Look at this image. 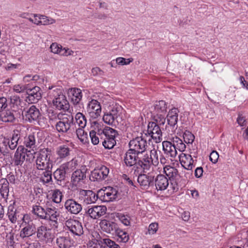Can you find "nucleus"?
Returning a JSON list of instances; mask_svg holds the SVG:
<instances>
[{
	"label": "nucleus",
	"mask_w": 248,
	"mask_h": 248,
	"mask_svg": "<svg viewBox=\"0 0 248 248\" xmlns=\"http://www.w3.org/2000/svg\"><path fill=\"white\" fill-rule=\"evenodd\" d=\"M51 155V150L47 148L40 150L37 154L35 164L39 172L53 167V162L50 159Z\"/></svg>",
	"instance_id": "f257e3e1"
},
{
	"label": "nucleus",
	"mask_w": 248,
	"mask_h": 248,
	"mask_svg": "<svg viewBox=\"0 0 248 248\" xmlns=\"http://www.w3.org/2000/svg\"><path fill=\"white\" fill-rule=\"evenodd\" d=\"M50 95L54 97L53 105L59 110H68L69 108V104L65 96L62 93V90L56 88L49 92Z\"/></svg>",
	"instance_id": "f03ea898"
},
{
	"label": "nucleus",
	"mask_w": 248,
	"mask_h": 248,
	"mask_svg": "<svg viewBox=\"0 0 248 248\" xmlns=\"http://www.w3.org/2000/svg\"><path fill=\"white\" fill-rule=\"evenodd\" d=\"M59 121L55 124L56 130L59 132L66 133L70 129L73 124L74 117L72 115L68 114H59L58 116Z\"/></svg>",
	"instance_id": "7ed1b4c3"
},
{
	"label": "nucleus",
	"mask_w": 248,
	"mask_h": 248,
	"mask_svg": "<svg viewBox=\"0 0 248 248\" xmlns=\"http://www.w3.org/2000/svg\"><path fill=\"white\" fill-rule=\"evenodd\" d=\"M118 134L115 129L105 126L102 134V145L106 149H111L116 144L115 137Z\"/></svg>",
	"instance_id": "20e7f679"
},
{
	"label": "nucleus",
	"mask_w": 248,
	"mask_h": 248,
	"mask_svg": "<svg viewBox=\"0 0 248 248\" xmlns=\"http://www.w3.org/2000/svg\"><path fill=\"white\" fill-rule=\"evenodd\" d=\"M147 136V134H145L144 136L137 137L131 140L129 143L130 149L139 154L144 152L148 146L146 139Z\"/></svg>",
	"instance_id": "39448f33"
},
{
	"label": "nucleus",
	"mask_w": 248,
	"mask_h": 248,
	"mask_svg": "<svg viewBox=\"0 0 248 248\" xmlns=\"http://www.w3.org/2000/svg\"><path fill=\"white\" fill-rule=\"evenodd\" d=\"M98 197L102 201L109 202L118 198V190L112 187L108 186L99 190Z\"/></svg>",
	"instance_id": "423d86ee"
},
{
	"label": "nucleus",
	"mask_w": 248,
	"mask_h": 248,
	"mask_svg": "<svg viewBox=\"0 0 248 248\" xmlns=\"http://www.w3.org/2000/svg\"><path fill=\"white\" fill-rule=\"evenodd\" d=\"M147 134L156 143L162 140V133L159 126L155 122H149L147 126Z\"/></svg>",
	"instance_id": "0eeeda50"
},
{
	"label": "nucleus",
	"mask_w": 248,
	"mask_h": 248,
	"mask_svg": "<svg viewBox=\"0 0 248 248\" xmlns=\"http://www.w3.org/2000/svg\"><path fill=\"white\" fill-rule=\"evenodd\" d=\"M23 119L30 123L37 122L41 117L39 109L34 105H31L29 108L22 111Z\"/></svg>",
	"instance_id": "6e6552de"
},
{
	"label": "nucleus",
	"mask_w": 248,
	"mask_h": 248,
	"mask_svg": "<svg viewBox=\"0 0 248 248\" xmlns=\"http://www.w3.org/2000/svg\"><path fill=\"white\" fill-rule=\"evenodd\" d=\"M78 199L86 204L94 203L98 198V193L96 194L92 190L80 189L78 193Z\"/></svg>",
	"instance_id": "1a4fd4ad"
},
{
	"label": "nucleus",
	"mask_w": 248,
	"mask_h": 248,
	"mask_svg": "<svg viewBox=\"0 0 248 248\" xmlns=\"http://www.w3.org/2000/svg\"><path fill=\"white\" fill-rule=\"evenodd\" d=\"M137 181L143 189H147L154 184V176L148 173V174H141L138 177Z\"/></svg>",
	"instance_id": "9d476101"
},
{
	"label": "nucleus",
	"mask_w": 248,
	"mask_h": 248,
	"mask_svg": "<svg viewBox=\"0 0 248 248\" xmlns=\"http://www.w3.org/2000/svg\"><path fill=\"white\" fill-rule=\"evenodd\" d=\"M65 209L71 214L77 215L80 212L82 209V206L73 199H67L64 203Z\"/></svg>",
	"instance_id": "9b49d317"
},
{
	"label": "nucleus",
	"mask_w": 248,
	"mask_h": 248,
	"mask_svg": "<svg viewBox=\"0 0 248 248\" xmlns=\"http://www.w3.org/2000/svg\"><path fill=\"white\" fill-rule=\"evenodd\" d=\"M107 211L105 206H93L86 210L85 214L93 219H97L104 215Z\"/></svg>",
	"instance_id": "f8f14e48"
},
{
	"label": "nucleus",
	"mask_w": 248,
	"mask_h": 248,
	"mask_svg": "<svg viewBox=\"0 0 248 248\" xmlns=\"http://www.w3.org/2000/svg\"><path fill=\"white\" fill-rule=\"evenodd\" d=\"M65 224L73 234L79 236L83 233L82 226L78 220L70 219L66 221Z\"/></svg>",
	"instance_id": "ddd939ff"
},
{
	"label": "nucleus",
	"mask_w": 248,
	"mask_h": 248,
	"mask_svg": "<svg viewBox=\"0 0 248 248\" xmlns=\"http://www.w3.org/2000/svg\"><path fill=\"white\" fill-rule=\"evenodd\" d=\"M109 173V169L102 166L99 169H95L91 173L90 179L92 181H100L105 179Z\"/></svg>",
	"instance_id": "4468645a"
},
{
	"label": "nucleus",
	"mask_w": 248,
	"mask_h": 248,
	"mask_svg": "<svg viewBox=\"0 0 248 248\" xmlns=\"http://www.w3.org/2000/svg\"><path fill=\"white\" fill-rule=\"evenodd\" d=\"M87 111L92 117H98L101 111L100 103L96 100H92L88 104Z\"/></svg>",
	"instance_id": "2eb2a0df"
},
{
	"label": "nucleus",
	"mask_w": 248,
	"mask_h": 248,
	"mask_svg": "<svg viewBox=\"0 0 248 248\" xmlns=\"http://www.w3.org/2000/svg\"><path fill=\"white\" fill-rule=\"evenodd\" d=\"M87 170V169L84 166L73 172L71 179L75 185L84 182L86 178Z\"/></svg>",
	"instance_id": "dca6fc26"
},
{
	"label": "nucleus",
	"mask_w": 248,
	"mask_h": 248,
	"mask_svg": "<svg viewBox=\"0 0 248 248\" xmlns=\"http://www.w3.org/2000/svg\"><path fill=\"white\" fill-rule=\"evenodd\" d=\"M27 151L28 149L22 146L18 147L14 158L15 165L21 166L23 164L26 159Z\"/></svg>",
	"instance_id": "f3484780"
},
{
	"label": "nucleus",
	"mask_w": 248,
	"mask_h": 248,
	"mask_svg": "<svg viewBox=\"0 0 248 248\" xmlns=\"http://www.w3.org/2000/svg\"><path fill=\"white\" fill-rule=\"evenodd\" d=\"M100 226L104 232L108 233L113 234L118 228L117 224L107 219L101 221Z\"/></svg>",
	"instance_id": "a211bd4d"
},
{
	"label": "nucleus",
	"mask_w": 248,
	"mask_h": 248,
	"mask_svg": "<svg viewBox=\"0 0 248 248\" xmlns=\"http://www.w3.org/2000/svg\"><path fill=\"white\" fill-rule=\"evenodd\" d=\"M24 223V227L20 232V236L22 238L32 236L36 232L35 226L32 221Z\"/></svg>",
	"instance_id": "6ab92c4d"
},
{
	"label": "nucleus",
	"mask_w": 248,
	"mask_h": 248,
	"mask_svg": "<svg viewBox=\"0 0 248 248\" xmlns=\"http://www.w3.org/2000/svg\"><path fill=\"white\" fill-rule=\"evenodd\" d=\"M179 157L180 163L183 168L187 170H192L194 160L191 155L181 153Z\"/></svg>",
	"instance_id": "aec40b11"
},
{
	"label": "nucleus",
	"mask_w": 248,
	"mask_h": 248,
	"mask_svg": "<svg viewBox=\"0 0 248 248\" xmlns=\"http://www.w3.org/2000/svg\"><path fill=\"white\" fill-rule=\"evenodd\" d=\"M46 215L44 216L45 219L49 220L53 223V226L57 224L58 218L60 215V212L55 208H47L46 209Z\"/></svg>",
	"instance_id": "412c9836"
},
{
	"label": "nucleus",
	"mask_w": 248,
	"mask_h": 248,
	"mask_svg": "<svg viewBox=\"0 0 248 248\" xmlns=\"http://www.w3.org/2000/svg\"><path fill=\"white\" fill-rule=\"evenodd\" d=\"M27 93L28 94L27 98L31 103L37 102L42 98L41 89L38 86L28 90Z\"/></svg>",
	"instance_id": "4be33fe9"
},
{
	"label": "nucleus",
	"mask_w": 248,
	"mask_h": 248,
	"mask_svg": "<svg viewBox=\"0 0 248 248\" xmlns=\"http://www.w3.org/2000/svg\"><path fill=\"white\" fill-rule=\"evenodd\" d=\"M163 151L164 153L168 156L171 158H174L177 154V150H176L175 146L172 145L170 141H164L162 142Z\"/></svg>",
	"instance_id": "5701e85b"
},
{
	"label": "nucleus",
	"mask_w": 248,
	"mask_h": 248,
	"mask_svg": "<svg viewBox=\"0 0 248 248\" xmlns=\"http://www.w3.org/2000/svg\"><path fill=\"white\" fill-rule=\"evenodd\" d=\"M139 154L129 149L125 154L124 162L125 165L128 167H131L138 164L137 156Z\"/></svg>",
	"instance_id": "b1692460"
},
{
	"label": "nucleus",
	"mask_w": 248,
	"mask_h": 248,
	"mask_svg": "<svg viewBox=\"0 0 248 248\" xmlns=\"http://www.w3.org/2000/svg\"><path fill=\"white\" fill-rule=\"evenodd\" d=\"M179 110L176 108H172L169 111L167 116L168 124L170 126L174 127L176 125L178 122Z\"/></svg>",
	"instance_id": "393cba45"
},
{
	"label": "nucleus",
	"mask_w": 248,
	"mask_h": 248,
	"mask_svg": "<svg viewBox=\"0 0 248 248\" xmlns=\"http://www.w3.org/2000/svg\"><path fill=\"white\" fill-rule=\"evenodd\" d=\"M155 186L157 190H164L169 186V181L164 175H158L155 180Z\"/></svg>",
	"instance_id": "a878e982"
},
{
	"label": "nucleus",
	"mask_w": 248,
	"mask_h": 248,
	"mask_svg": "<svg viewBox=\"0 0 248 248\" xmlns=\"http://www.w3.org/2000/svg\"><path fill=\"white\" fill-rule=\"evenodd\" d=\"M56 243L60 248H69L73 245V241L67 235L59 236L56 240Z\"/></svg>",
	"instance_id": "bb28decb"
},
{
	"label": "nucleus",
	"mask_w": 248,
	"mask_h": 248,
	"mask_svg": "<svg viewBox=\"0 0 248 248\" xmlns=\"http://www.w3.org/2000/svg\"><path fill=\"white\" fill-rule=\"evenodd\" d=\"M138 165L141 167L144 172L150 170L152 167V161L150 160L149 155L145 154L141 159L138 161Z\"/></svg>",
	"instance_id": "cd10ccee"
},
{
	"label": "nucleus",
	"mask_w": 248,
	"mask_h": 248,
	"mask_svg": "<svg viewBox=\"0 0 248 248\" xmlns=\"http://www.w3.org/2000/svg\"><path fill=\"white\" fill-rule=\"evenodd\" d=\"M18 140L19 137L17 135L13 136L10 140L0 137V141L1 142V143L5 146L8 145L11 150H14L16 147Z\"/></svg>",
	"instance_id": "c85d7f7f"
},
{
	"label": "nucleus",
	"mask_w": 248,
	"mask_h": 248,
	"mask_svg": "<svg viewBox=\"0 0 248 248\" xmlns=\"http://www.w3.org/2000/svg\"><path fill=\"white\" fill-rule=\"evenodd\" d=\"M13 110L7 109L2 111L0 115V120L5 123L14 122L16 119L15 113Z\"/></svg>",
	"instance_id": "c756f323"
},
{
	"label": "nucleus",
	"mask_w": 248,
	"mask_h": 248,
	"mask_svg": "<svg viewBox=\"0 0 248 248\" xmlns=\"http://www.w3.org/2000/svg\"><path fill=\"white\" fill-rule=\"evenodd\" d=\"M74 104H78L82 98V92L79 89L72 88L68 92Z\"/></svg>",
	"instance_id": "7c9ffc66"
},
{
	"label": "nucleus",
	"mask_w": 248,
	"mask_h": 248,
	"mask_svg": "<svg viewBox=\"0 0 248 248\" xmlns=\"http://www.w3.org/2000/svg\"><path fill=\"white\" fill-rule=\"evenodd\" d=\"M37 237L40 240H46L50 238V233L49 230L47 229L46 226H41L39 227L37 230Z\"/></svg>",
	"instance_id": "2f4dec72"
},
{
	"label": "nucleus",
	"mask_w": 248,
	"mask_h": 248,
	"mask_svg": "<svg viewBox=\"0 0 248 248\" xmlns=\"http://www.w3.org/2000/svg\"><path fill=\"white\" fill-rule=\"evenodd\" d=\"M7 216L12 223H16L19 217V212L15 208L13 205L11 204L8 208Z\"/></svg>",
	"instance_id": "473e14b6"
},
{
	"label": "nucleus",
	"mask_w": 248,
	"mask_h": 248,
	"mask_svg": "<svg viewBox=\"0 0 248 248\" xmlns=\"http://www.w3.org/2000/svg\"><path fill=\"white\" fill-rule=\"evenodd\" d=\"M52 168H50L49 169L40 171L42 173L40 180L43 184H49L52 182Z\"/></svg>",
	"instance_id": "72a5a7b5"
},
{
	"label": "nucleus",
	"mask_w": 248,
	"mask_h": 248,
	"mask_svg": "<svg viewBox=\"0 0 248 248\" xmlns=\"http://www.w3.org/2000/svg\"><path fill=\"white\" fill-rule=\"evenodd\" d=\"M164 172L170 179H176L179 176L178 170L170 166L167 165L164 167Z\"/></svg>",
	"instance_id": "f704fd0d"
},
{
	"label": "nucleus",
	"mask_w": 248,
	"mask_h": 248,
	"mask_svg": "<svg viewBox=\"0 0 248 248\" xmlns=\"http://www.w3.org/2000/svg\"><path fill=\"white\" fill-rule=\"evenodd\" d=\"M167 104L163 100L158 102L154 106V114H166Z\"/></svg>",
	"instance_id": "c9c22d12"
},
{
	"label": "nucleus",
	"mask_w": 248,
	"mask_h": 248,
	"mask_svg": "<svg viewBox=\"0 0 248 248\" xmlns=\"http://www.w3.org/2000/svg\"><path fill=\"white\" fill-rule=\"evenodd\" d=\"M66 171L65 167L61 166L57 169L53 173L55 179L58 181L61 182L65 179Z\"/></svg>",
	"instance_id": "e433bc0d"
},
{
	"label": "nucleus",
	"mask_w": 248,
	"mask_h": 248,
	"mask_svg": "<svg viewBox=\"0 0 248 248\" xmlns=\"http://www.w3.org/2000/svg\"><path fill=\"white\" fill-rule=\"evenodd\" d=\"M33 16L34 17H38L39 19L41 20V25H48L54 24L56 22L55 19L51 17H48L44 15L33 14Z\"/></svg>",
	"instance_id": "4c0bfd02"
},
{
	"label": "nucleus",
	"mask_w": 248,
	"mask_h": 248,
	"mask_svg": "<svg viewBox=\"0 0 248 248\" xmlns=\"http://www.w3.org/2000/svg\"><path fill=\"white\" fill-rule=\"evenodd\" d=\"M76 134L78 139L83 144H86L89 142L87 133L85 132L83 128H78L76 130Z\"/></svg>",
	"instance_id": "58836bf2"
},
{
	"label": "nucleus",
	"mask_w": 248,
	"mask_h": 248,
	"mask_svg": "<svg viewBox=\"0 0 248 248\" xmlns=\"http://www.w3.org/2000/svg\"><path fill=\"white\" fill-rule=\"evenodd\" d=\"M10 106L12 109L15 112H16L17 110L19 109L21 104V100L19 96L14 95L10 98Z\"/></svg>",
	"instance_id": "ea45409f"
},
{
	"label": "nucleus",
	"mask_w": 248,
	"mask_h": 248,
	"mask_svg": "<svg viewBox=\"0 0 248 248\" xmlns=\"http://www.w3.org/2000/svg\"><path fill=\"white\" fill-rule=\"evenodd\" d=\"M76 123L79 126V128H84L86 125L87 120L85 116L81 113L78 112L75 116Z\"/></svg>",
	"instance_id": "a19ab883"
},
{
	"label": "nucleus",
	"mask_w": 248,
	"mask_h": 248,
	"mask_svg": "<svg viewBox=\"0 0 248 248\" xmlns=\"http://www.w3.org/2000/svg\"><path fill=\"white\" fill-rule=\"evenodd\" d=\"M32 212L41 219H45L46 209L39 205H34L32 207Z\"/></svg>",
	"instance_id": "79ce46f5"
},
{
	"label": "nucleus",
	"mask_w": 248,
	"mask_h": 248,
	"mask_svg": "<svg viewBox=\"0 0 248 248\" xmlns=\"http://www.w3.org/2000/svg\"><path fill=\"white\" fill-rule=\"evenodd\" d=\"M69 148L65 146L59 147L57 150V154L60 158H63L70 154Z\"/></svg>",
	"instance_id": "37998d69"
},
{
	"label": "nucleus",
	"mask_w": 248,
	"mask_h": 248,
	"mask_svg": "<svg viewBox=\"0 0 248 248\" xmlns=\"http://www.w3.org/2000/svg\"><path fill=\"white\" fill-rule=\"evenodd\" d=\"M6 246L8 248H15L14 233L10 232L6 235Z\"/></svg>",
	"instance_id": "c03bdc74"
},
{
	"label": "nucleus",
	"mask_w": 248,
	"mask_h": 248,
	"mask_svg": "<svg viewBox=\"0 0 248 248\" xmlns=\"http://www.w3.org/2000/svg\"><path fill=\"white\" fill-rule=\"evenodd\" d=\"M115 233L119 237L118 239L122 242L126 243L129 240V236L127 233L119 229V228H118Z\"/></svg>",
	"instance_id": "a18cd8bd"
},
{
	"label": "nucleus",
	"mask_w": 248,
	"mask_h": 248,
	"mask_svg": "<svg viewBox=\"0 0 248 248\" xmlns=\"http://www.w3.org/2000/svg\"><path fill=\"white\" fill-rule=\"evenodd\" d=\"M62 196V193L60 190L54 189L52 191V199L54 202L57 203L61 202Z\"/></svg>",
	"instance_id": "49530a36"
},
{
	"label": "nucleus",
	"mask_w": 248,
	"mask_h": 248,
	"mask_svg": "<svg viewBox=\"0 0 248 248\" xmlns=\"http://www.w3.org/2000/svg\"><path fill=\"white\" fill-rule=\"evenodd\" d=\"M149 155L150 160L152 161V165L154 166L158 165L159 159L157 151L155 149H153L150 151V155Z\"/></svg>",
	"instance_id": "de8ad7c7"
},
{
	"label": "nucleus",
	"mask_w": 248,
	"mask_h": 248,
	"mask_svg": "<svg viewBox=\"0 0 248 248\" xmlns=\"http://www.w3.org/2000/svg\"><path fill=\"white\" fill-rule=\"evenodd\" d=\"M93 126L94 128V131L96 132V133L98 134V135L100 137V140H102V136L103 134L104 129L103 126L96 121L93 122Z\"/></svg>",
	"instance_id": "09e8293b"
},
{
	"label": "nucleus",
	"mask_w": 248,
	"mask_h": 248,
	"mask_svg": "<svg viewBox=\"0 0 248 248\" xmlns=\"http://www.w3.org/2000/svg\"><path fill=\"white\" fill-rule=\"evenodd\" d=\"M183 138L186 143H192L195 139L194 135L189 131H186L183 134Z\"/></svg>",
	"instance_id": "8fccbe9b"
},
{
	"label": "nucleus",
	"mask_w": 248,
	"mask_h": 248,
	"mask_svg": "<svg viewBox=\"0 0 248 248\" xmlns=\"http://www.w3.org/2000/svg\"><path fill=\"white\" fill-rule=\"evenodd\" d=\"M35 138L33 135H30L27 138H26L24 144L27 147L30 148H33L35 147Z\"/></svg>",
	"instance_id": "3c124183"
},
{
	"label": "nucleus",
	"mask_w": 248,
	"mask_h": 248,
	"mask_svg": "<svg viewBox=\"0 0 248 248\" xmlns=\"http://www.w3.org/2000/svg\"><path fill=\"white\" fill-rule=\"evenodd\" d=\"M166 114H154V118L158 125H164L166 122Z\"/></svg>",
	"instance_id": "603ef678"
},
{
	"label": "nucleus",
	"mask_w": 248,
	"mask_h": 248,
	"mask_svg": "<svg viewBox=\"0 0 248 248\" xmlns=\"http://www.w3.org/2000/svg\"><path fill=\"white\" fill-rule=\"evenodd\" d=\"M90 138L92 142L93 145H97L99 143L100 140V137L96 133V132L93 130L90 132Z\"/></svg>",
	"instance_id": "864d4df0"
},
{
	"label": "nucleus",
	"mask_w": 248,
	"mask_h": 248,
	"mask_svg": "<svg viewBox=\"0 0 248 248\" xmlns=\"http://www.w3.org/2000/svg\"><path fill=\"white\" fill-rule=\"evenodd\" d=\"M9 184L8 183H3L0 188V193L3 198H7L9 195Z\"/></svg>",
	"instance_id": "5fc2aeb1"
},
{
	"label": "nucleus",
	"mask_w": 248,
	"mask_h": 248,
	"mask_svg": "<svg viewBox=\"0 0 248 248\" xmlns=\"http://www.w3.org/2000/svg\"><path fill=\"white\" fill-rule=\"evenodd\" d=\"M109 248H120V246L109 238H105L101 241Z\"/></svg>",
	"instance_id": "6e6d98bb"
},
{
	"label": "nucleus",
	"mask_w": 248,
	"mask_h": 248,
	"mask_svg": "<svg viewBox=\"0 0 248 248\" xmlns=\"http://www.w3.org/2000/svg\"><path fill=\"white\" fill-rule=\"evenodd\" d=\"M50 48L52 52L56 54H60L62 51V46L57 43H52L50 46Z\"/></svg>",
	"instance_id": "4d7b16f0"
},
{
	"label": "nucleus",
	"mask_w": 248,
	"mask_h": 248,
	"mask_svg": "<svg viewBox=\"0 0 248 248\" xmlns=\"http://www.w3.org/2000/svg\"><path fill=\"white\" fill-rule=\"evenodd\" d=\"M103 119L105 123L108 124H112L116 120L109 112L104 114Z\"/></svg>",
	"instance_id": "13d9d810"
},
{
	"label": "nucleus",
	"mask_w": 248,
	"mask_h": 248,
	"mask_svg": "<svg viewBox=\"0 0 248 248\" xmlns=\"http://www.w3.org/2000/svg\"><path fill=\"white\" fill-rule=\"evenodd\" d=\"M122 108L121 107L113 108L109 113L115 119H117L120 116L121 111Z\"/></svg>",
	"instance_id": "bf43d9fd"
},
{
	"label": "nucleus",
	"mask_w": 248,
	"mask_h": 248,
	"mask_svg": "<svg viewBox=\"0 0 248 248\" xmlns=\"http://www.w3.org/2000/svg\"><path fill=\"white\" fill-rule=\"evenodd\" d=\"M158 229V224L157 223L154 222L150 224L148 228V233L150 234H155Z\"/></svg>",
	"instance_id": "052dcab7"
},
{
	"label": "nucleus",
	"mask_w": 248,
	"mask_h": 248,
	"mask_svg": "<svg viewBox=\"0 0 248 248\" xmlns=\"http://www.w3.org/2000/svg\"><path fill=\"white\" fill-rule=\"evenodd\" d=\"M120 220L125 226H129L130 224V217L127 215H120L118 216Z\"/></svg>",
	"instance_id": "680f3d73"
},
{
	"label": "nucleus",
	"mask_w": 248,
	"mask_h": 248,
	"mask_svg": "<svg viewBox=\"0 0 248 248\" xmlns=\"http://www.w3.org/2000/svg\"><path fill=\"white\" fill-rule=\"evenodd\" d=\"M13 89L17 93H21L27 90V87L26 85L17 84L14 86Z\"/></svg>",
	"instance_id": "e2e57ef3"
},
{
	"label": "nucleus",
	"mask_w": 248,
	"mask_h": 248,
	"mask_svg": "<svg viewBox=\"0 0 248 248\" xmlns=\"http://www.w3.org/2000/svg\"><path fill=\"white\" fill-rule=\"evenodd\" d=\"M218 157L219 155L217 152L216 151H213L210 154V160L214 164L217 162Z\"/></svg>",
	"instance_id": "0e129e2a"
},
{
	"label": "nucleus",
	"mask_w": 248,
	"mask_h": 248,
	"mask_svg": "<svg viewBox=\"0 0 248 248\" xmlns=\"http://www.w3.org/2000/svg\"><path fill=\"white\" fill-rule=\"evenodd\" d=\"M92 73L94 76H103L104 72L99 67H94L92 69Z\"/></svg>",
	"instance_id": "69168bd1"
},
{
	"label": "nucleus",
	"mask_w": 248,
	"mask_h": 248,
	"mask_svg": "<svg viewBox=\"0 0 248 248\" xmlns=\"http://www.w3.org/2000/svg\"><path fill=\"white\" fill-rule=\"evenodd\" d=\"M74 52L70 50L68 48H62V51L60 53L61 55L65 56H68L71 55H73Z\"/></svg>",
	"instance_id": "338daca9"
},
{
	"label": "nucleus",
	"mask_w": 248,
	"mask_h": 248,
	"mask_svg": "<svg viewBox=\"0 0 248 248\" xmlns=\"http://www.w3.org/2000/svg\"><path fill=\"white\" fill-rule=\"evenodd\" d=\"M89 248H105L97 240L93 241L92 244L90 246Z\"/></svg>",
	"instance_id": "774afa93"
}]
</instances>
